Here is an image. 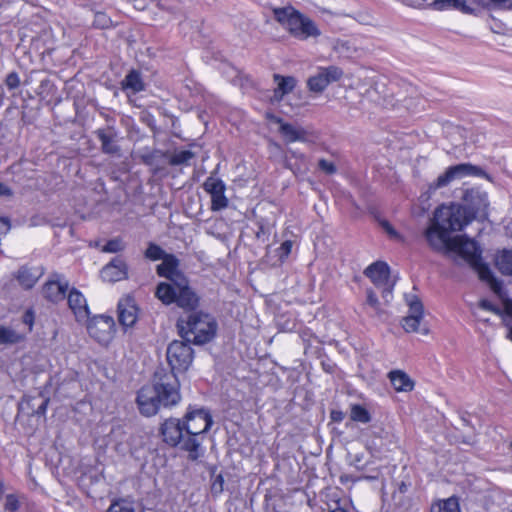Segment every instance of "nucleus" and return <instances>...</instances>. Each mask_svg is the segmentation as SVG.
Listing matches in <instances>:
<instances>
[{"label": "nucleus", "mask_w": 512, "mask_h": 512, "mask_svg": "<svg viewBox=\"0 0 512 512\" xmlns=\"http://www.w3.org/2000/svg\"><path fill=\"white\" fill-rule=\"evenodd\" d=\"M470 222L471 218L460 204L441 205L435 210L430 224L424 231V237L433 251L443 255L456 253L461 256L477 271L480 279L489 284L495 294L502 296L503 282L497 279L489 266L483 262L482 250L478 243L464 236L451 235L453 232L461 231Z\"/></svg>", "instance_id": "obj_1"}, {"label": "nucleus", "mask_w": 512, "mask_h": 512, "mask_svg": "<svg viewBox=\"0 0 512 512\" xmlns=\"http://www.w3.org/2000/svg\"><path fill=\"white\" fill-rule=\"evenodd\" d=\"M179 266L180 260L173 254L162 259L156 272L168 282H160L156 286L155 297L166 306L174 304L183 311H192L200 306L201 298Z\"/></svg>", "instance_id": "obj_2"}, {"label": "nucleus", "mask_w": 512, "mask_h": 512, "mask_svg": "<svg viewBox=\"0 0 512 512\" xmlns=\"http://www.w3.org/2000/svg\"><path fill=\"white\" fill-rule=\"evenodd\" d=\"M180 401V381L177 374L165 367L156 369L152 385L143 386L136 398L140 413L146 417L155 415L160 407L171 408Z\"/></svg>", "instance_id": "obj_3"}, {"label": "nucleus", "mask_w": 512, "mask_h": 512, "mask_svg": "<svg viewBox=\"0 0 512 512\" xmlns=\"http://www.w3.org/2000/svg\"><path fill=\"white\" fill-rule=\"evenodd\" d=\"M189 311L186 317L177 320L176 327L183 340L195 345H203L210 342L216 335L217 322L209 313L203 311Z\"/></svg>", "instance_id": "obj_4"}, {"label": "nucleus", "mask_w": 512, "mask_h": 512, "mask_svg": "<svg viewBox=\"0 0 512 512\" xmlns=\"http://www.w3.org/2000/svg\"><path fill=\"white\" fill-rule=\"evenodd\" d=\"M273 15L274 19L298 40L316 39L321 35L320 29L311 18L291 6L274 8Z\"/></svg>", "instance_id": "obj_5"}, {"label": "nucleus", "mask_w": 512, "mask_h": 512, "mask_svg": "<svg viewBox=\"0 0 512 512\" xmlns=\"http://www.w3.org/2000/svg\"><path fill=\"white\" fill-rule=\"evenodd\" d=\"M182 420L178 418L166 419L161 427L160 434L163 441L171 447H179L188 453L191 461H196L201 457L199 444L195 438H187Z\"/></svg>", "instance_id": "obj_6"}, {"label": "nucleus", "mask_w": 512, "mask_h": 512, "mask_svg": "<svg viewBox=\"0 0 512 512\" xmlns=\"http://www.w3.org/2000/svg\"><path fill=\"white\" fill-rule=\"evenodd\" d=\"M187 438H195L199 444V452L201 456L203 451L201 448L204 434L208 432L213 424V419L208 410L204 408L188 410L182 420Z\"/></svg>", "instance_id": "obj_7"}, {"label": "nucleus", "mask_w": 512, "mask_h": 512, "mask_svg": "<svg viewBox=\"0 0 512 512\" xmlns=\"http://www.w3.org/2000/svg\"><path fill=\"white\" fill-rule=\"evenodd\" d=\"M467 176H476L489 179V175L481 167L471 163H460L448 167L445 172L429 185L430 190H437L449 185L453 180L462 179Z\"/></svg>", "instance_id": "obj_8"}, {"label": "nucleus", "mask_w": 512, "mask_h": 512, "mask_svg": "<svg viewBox=\"0 0 512 512\" xmlns=\"http://www.w3.org/2000/svg\"><path fill=\"white\" fill-rule=\"evenodd\" d=\"M190 343L175 340L169 344L166 352L168 371L174 373H184L188 370L193 361V349Z\"/></svg>", "instance_id": "obj_9"}, {"label": "nucleus", "mask_w": 512, "mask_h": 512, "mask_svg": "<svg viewBox=\"0 0 512 512\" xmlns=\"http://www.w3.org/2000/svg\"><path fill=\"white\" fill-rule=\"evenodd\" d=\"M87 330L89 335L97 342L107 344L114 336L115 321L110 316H95L88 322Z\"/></svg>", "instance_id": "obj_10"}, {"label": "nucleus", "mask_w": 512, "mask_h": 512, "mask_svg": "<svg viewBox=\"0 0 512 512\" xmlns=\"http://www.w3.org/2000/svg\"><path fill=\"white\" fill-rule=\"evenodd\" d=\"M465 206L461 205L471 218V221L477 214H484L489 205L488 195L479 189H467L463 194Z\"/></svg>", "instance_id": "obj_11"}, {"label": "nucleus", "mask_w": 512, "mask_h": 512, "mask_svg": "<svg viewBox=\"0 0 512 512\" xmlns=\"http://www.w3.org/2000/svg\"><path fill=\"white\" fill-rule=\"evenodd\" d=\"M69 283L59 273H52L42 287V294L50 302L58 303L65 299Z\"/></svg>", "instance_id": "obj_12"}, {"label": "nucleus", "mask_w": 512, "mask_h": 512, "mask_svg": "<svg viewBox=\"0 0 512 512\" xmlns=\"http://www.w3.org/2000/svg\"><path fill=\"white\" fill-rule=\"evenodd\" d=\"M204 190L211 196V210L220 211L228 206V199L225 196V183L214 176H209L203 183Z\"/></svg>", "instance_id": "obj_13"}, {"label": "nucleus", "mask_w": 512, "mask_h": 512, "mask_svg": "<svg viewBox=\"0 0 512 512\" xmlns=\"http://www.w3.org/2000/svg\"><path fill=\"white\" fill-rule=\"evenodd\" d=\"M95 135L101 144V151L104 154L120 157L121 147L119 142V133L112 125L99 128L95 131Z\"/></svg>", "instance_id": "obj_14"}, {"label": "nucleus", "mask_w": 512, "mask_h": 512, "mask_svg": "<svg viewBox=\"0 0 512 512\" xmlns=\"http://www.w3.org/2000/svg\"><path fill=\"white\" fill-rule=\"evenodd\" d=\"M409 305V314L403 318L402 327L406 332H421L426 334L427 329L420 330V323L423 318V305L421 301L416 297L412 296L411 299H407Z\"/></svg>", "instance_id": "obj_15"}, {"label": "nucleus", "mask_w": 512, "mask_h": 512, "mask_svg": "<svg viewBox=\"0 0 512 512\" xmlns=\"http://www.w3.org/2000/svg\"><path fill=\"white\" fill-rule=\"evenodd\" d=\"M128 277V266L126 262L120 258L115 257L101 270V278L107 282H118Z\"/></svg>", "instance_id": "obj_16"}, {"label": "nucleus", "mask_w": 512, "mask_h": 512, "mask_svg": "<svg viewBox=\"0 0 512 512\" xmlns=\"http://www.w3.org/2000/svg\"><path fill=\"white\" fill-rule=\"evenodd\" d=\"M67 301L69 308L73 311L77 321L81 322L89 319L90 311L86 298L79 290L72 288L68 293Z\"/></svg>", "instance_id": "obj_17"}, {"label": "nucleus", "mask_w": 512, "mask_h": 512, "mask_svg": "<svg viewBox=\"0 0 512 512\" xmlns=\"http://www.w3.org/2000/svg\"><path fill=\"white\" fill-rule=\"evenodd\" d=\"M364 275L378 287L386 286L390 282V268L383 261H377L369 265L364 270Z\"/></svg>", "instance_id": "obj_18"}, {"label": "nucleus", "mask_w": 512, "mask_h": 512, "mask_svg": "<svg viewBox=\"0 0 512 512\" xmlns=\"http://www.w3.org/2000/svg\"><path fill=\"white\" fill-rule=\"evenodd\" d=\"M117 310L118 321L123 327H132L136 323L138 308L132 298L127 297L121 299L118 303Z\"/></svg>", "instance_id": "obj_19"}, {"label": "nucleus", "mask_w": 512, "mask_h": 512, "mask_svg": "<svg viewBox=\"0 0 512 512\" xmlns=\"http://www.w3.org/2000/svg\"><path fill=\"white\" fill-rule=\"evenodd\" d=\"M49 398L40 392L37 396H25L20 404L21 410H28L30 415L43 416L46 413Z\"/></svg>", "instance_id": "obj_20"}, {"label": "nucleus", "mask_w": 512, "mask_h": 512, "mask_svg": "<svg viewBox=\"0 0 512 512\" xmlns=\"http://www.w3.org/2000/svg\"><path fill=\"white\" fill-rule=\"evenodd\" d=\"M273 80L277 84L273 92V100L276 102L282 101L284 96L292 92L297 85V80L293 76L274 74Z\"/></svg>", "instance_id": "obj_21"}, {"label": "nucleus", "mask_w": 512, "mask_h": 512, "mask_svg": "<svg viewBox=\"0 0 512 512\" xmlns=\"http://www.w3.org/2000/svg\"><path fill=\"white\" fill-rule=\"evenodd\" d=\"M429 5L438 11L454 9L469 15L476 13V9L467 5L466 0H433Z\"/></svg>", "instance_id": "obj_22"}, {"label": "nucleus", "mask_w": 512, "mask_h": 512, "mask_svg": "<svg viewBox=\"0 0 512 512\" xmlns=\"http://www.w3.org/2000/svg\"><path fill=\"white\" fill-rule=\"evenodd\" d=\"M42 273V271H33L27 266H22L16 273V279L24 289H31L35 286Z\"/></svg>", "instance_id": "obj_23"}, {"label": "nucleus", "mask_w": 512, "mask_h": 512, "mask_svg": "<svg viewBox=\"0 0 512 512\" xmlns=\"http://www.w3.org/2000/svg\"><path fill=\"white\" fill-rule=\"evenodd\" d=\"M123 91H131L136 94L145 89V84L143 82L141 73L137 70H131L125 76L123 81L121 82Z\"/></svg>", "instance_id": "obj_24"}, {"label": "nucleus", "mask_w": 512, "mask_h": 512, "mask_svg": "<svg viewBox=\"0 0 512 512\" xmlns=\"http://www.w3.org/2000/svg\"><path fill=\"white\" fill-rule=\"evenodd\" d=\"M280 134L286 142L304 141L306 139V131L303 128L296 127L289 123H282L279 127Z\"/></svg>", "instance_id": "obj_25"}, {"label": "nucleus", "mask_w": 512, "mask_h": 512, "mask_svg": "<svg viewBox=\"0 0 512 512\" xmlns=\"http://www.w3.org/2000/svg\"><path fill=\"white\" fill-rule=\"evenodd\" d=\"M389 379L394 389L397 391L407 392L413 389L414 384L409 376L400 370L391 371L389 373Z\"/></svg>", "instance_id": "obj_26"}, {"label": "nucleus", "mask_w": 512, "mask_h": 512, "mask_svg": "<svg viewBox=\"0 0 512 512\" xmlns=\"http://www.w3.org/2000/svg\"><path fill=\"white\" fill-rule=\"evenodd\" d=\"M495 266L504 276L512 275V250H502L495 257Z\"/></svg>", "instance_id": "obj_27"}, {"label": "nucleus", "mask_w": 512, "mask_h": 512, "mask_svg": "<svg viewBox=\"0 0 512 512\" xmlns=\"http://www.w3.org/2000/svg\"><path fill=\"white\" fill-rule=\"evenodd\" d=\"M106 512H136L135 503L125 498L114 499Z\"/></svg>", "instance_id": "obj_28"}, {"label": "nucleus", "mask_w": 512, "mask_h": 512, "mask_svg": "<svg viewBox=\"0 0 512 512\" xmlns=\"http://www.w3.org/2000/svg\"><path fill=\"white\" fill-rule=\"evenodd\" d=\"M431 512H460L458 500L454 497L432 505Z\"/></svg>", "instance_id": "obj_29"}, {"label": "nucleus", "mask_w": 512, "mask_h": 512, "mask_svg": "<svg viewBox=\"0 0 512 512\" xmlns=\"http://www.w3.org/2000/svg\"><path fill=\"white\" fill-rule=\"evenodd\" d=\"M350 418L355 422H360L363 424L369 423L371 421V415L369 411L360 404L352 405Z\"/></svg>", "instance_id": "obj_30"}, {"label": "nucleus", "mask_w": 512, "mask_h": 512, "mask_svg": "<svg viewBox=\"0 0 512 512\" xmlns=\"http://www.w3.org/2000/svg\"><path fill=\"white\" fill-rule=\"evenodd\" d=\"M195 157V153L190 150L176 151L169 159L171 166L188 165L190 160Z\"/></svg>", "instance_id": "obj_31"}, {"label": "nucleus", "mask_w": 512, "mask_h": 512, "mask_svg": "<svg viewBox=\"0 0 512 512\" xmlns=\"http://www.w3.org/2000/svg\"><path fill=\"white\" fill-rule=\"evenodd\" d=\"M309 89L313 92H322L329 84L328 79L324 78L321 70L307 81Z\"/></svg>", "instance_id": "obj_32"}, {"label": "nucleus", "mask_w": 512, "mask_h": 512, "mask_svg": "<svg viewBox=\"0 0 512 512\" xmlns=\"http://www.w3.org/2000/svg\"><path fill=\"white\" fill-rule=\"evenodd\" d=\"M21 340V336L11 328L0 327V344H15Z\"/></svg>", "instance_id": "obj_33"}, {"label": "nucleus", "mask_w": 512, "mask_h": 512, "mask_svg": "<svg viewBox=\"0 0 512 512\" xmlns=\"http://www.w3.org/2000/svg\"><path fill=\"white\" fill-rule=\"evenodd\" d=\"M167 254L160 246L154 243H150L145 251V257L153 261L162 260Z\"/></svg>", "instance_id": "obj_34"}, {"label": "nucleus", "mask_w": 512, "mask_h": 512, "mask_svg": "<svg viewBox=\"0 0 512 512\" xmlns=\"http://www.w3.org/2000/svg\"><path fill=\"white\" fill-rule=\"evenodd\" d=\"M503 323L508 328L507 338L512 341V300H507L504 303Z\"/></svg>", "instance_id": "obj_35"}, {"label": "nucleus", "mask_w": 512, "mask_h": 512, "mask_svg": "<svg viewBox=\"0 0 512 512\" xmlns=\"http://www.w3.org/2000/svg\"><path fill=\"white\" fill-rule=\"evenodd\" d=\"M111 18L104 12H96L94 16L93 26L98 29H108L112 27Z\"/></svg>", "instance_id": "obj_36"}, {"label": "nucleus", "mask_w": 512, "mask_h": 512, "mask_svg": "<svg viewBox=\"0 0 512 512\" xmlns=\"http://www.w3.org/2000/svg\"><path fill=\"white\" fill-rule=\"evenodd\" d=\"M320 70L324 78L328 79V84H330L331 82L338 81L343 75L342 69H340L337 66H329L326 68H322Z\"/></svg>", "instance_id": "obj_37"}, {"label": "nucleus", "mask_w": 512, "mask_h": 512, "mask_svg": "<svg viewBox=\"0 0 512 512\" xmlns=\"http://www.w3.org/2000/svg\"><path fill=\"white\" fill-rule=\"evenodd\" d=\"M125 248V244L122 239L117 237L109 240L102 248L103 252L106 253H117L123 251Z\"/></svg>", "instance_id": "obj_38"}, {"label": "nucleus", "mask_w": 512, "mask_h": 512, "mask_svg": "<svg viewBox=\"0 0 512 512\" xmlns=\"http://www.w3.org/2000/svg\"><path fill=\"white\" fill-rule=\"evenodd\" d=\"M224 490V478L222 474H218L215 476L212 485H211V492L213 495H219Z\"/></svg>", "instance_id": "obj_39"}, {"label": "nucleus", "mask_w": 512, "mask_h": 512, "mask_svg": "<svg viewBox=\"0 0 512 512\" xmlns=\"http://www.w3.org/2000/svg\"><path fill=\"white\" fill-rule=\"evenodd\" d=\"M318 168L328 175H332L337 171L335 164L326 159H320L318 161Z\"/></svg>", "instance_id": "obj_40"}, {"label": "nucleus", "mask_w": 512, "mask_h": 512, "mask_svg": "<svg viewBox=\"0 0 512 512\" xmlns=\"http://www.w3.org/2000/svg\"><path fill=\"white\" fill-rule=\"evenodd\" d=\"M366 303L376 312H380V303L377 298V295L373 292V290L368 289L367 290V299Z\"/></svg>", "instance_id": "obj_41"}, {"label": "nucleus", "mask_w": 512, "mask_h": 512, "mask_svg": "<svg viewBox=\"0 0 512 512\" xmlns=\"http://www.w3.org/2000/svg\"><path fill=\"white\" fill-rule=\"evenodd\" d=\"M5 84L9 90L16 89L20 85V79L16 72H11L5 79Z\"/></svg>", "instance_id": "obj_42"}, {"label": "nucleus", "mask_w": 512, "mask_h": 512, "mask_svg": "<svg viewBox=\"0 0 512 512\" xmlns=\"http://www.w3.org/2000/svg\"><path fill=\"white\" fill-rule=\"evenodd\" d=\"M19 508V501L13 494L6 496L5 509L10 512H15Z\"/></svg>", "instance_id": "obj_43"}, {"label": "nucleus", "mask_w": 512, "mask_h": 512, "mask_svg": "<svg viewBox=\"0 0 512 512\" xmlns=\"http://www.w3.org/2000/svg\"><path fill=\"white\" fill-rule=\"evenodd\" d=\"M480 308L493 312L497 315H502V311L499 307L495 306L493 303H491L488 300H481L479 304Z\"/></svg>", "instance_id": "obj_44"}, {"label": "nucleus", "mask_w": 512, "mask_h": 512, "mask_svg": "<svg viewBox=\"0 0 512 512\" xmlns=\"http://www.w3.org/2000/svg\"><path fill=\"white\" fill-rule=\"evenodd\" d=\"M497 9L512 10V0H489Z\"/></svg>", "instance_id": "obj_45"}, {"label": "nucleus", "mask_w": 512, "mask_h": 512, "mask_svg": "<svg viewBox=\"0 0 512 512\" xmlns=\"http://www.w3.org/2000/svg\"><path fill=\"white\" fill-rule=\"evenodd\" d=\"M394 282L389 283L386 286H383L384 289L382 291V297L386 302H389V300L392 298V290H393Z\"/></svg>", "instance_id": "obj_46"}, {"label": "nucleus", "mask_w": 512, "mask_h": 512, "mask_svg": "<svg viewBox=\"0 0 512 512\" xmlns=\"http://www.w3.org/2000/svg\"><path fill=\"white\" fill-rule=\"evenodd\" d=\"M10 230V222L7 218H0V236L6 235Z\"/></svg>", "instance_id": "obj_47"}, {"label": "nucleus", "mask_w": 512, "mask_h": 512, "mask_svg": "<svg viewBox=\"0 0 512 512\" xmlns=\"http://www.w3.org/2000/svg\"><path fill=\"white\" fill-rule=\"evenodd\" d=\"M331 419L334 422H341L344 419V413L340 410L331 411Z\"/></svg>", "instance_id": "obj_48"}, {"label": "nucleus", "mask_w": 512, "mask_h": 512, "mask_svg": "<svg viewBox=\"0 0 512 512\" xmlns=\"http://www.w3.org/2000/svg\"><path fill=\"white\" fill-rule=\"evenodd\" d=\"M12 195H13L12 190L7 185L0 182V197H2V196L10 197Z\"/></svg>", "instance_id": "obj_49"}, {"label": "nucleus", "mask_w": 512, "mask_h": 512, "mask_svg": "<svg viewBox=\"0 0 512 512\" xmlns=\"http://www.w3.org/2000/svg\"><path fill=\"white\" fill-rule=\"evenodd\" d=\"M406 5L420 7L426 4L427 0H403Z\"/></svg>", "instance_id": "obj_50"}, {"label": "nucleus", "mask_w": 512, "mask_h": 512, "mask_svg": "<svg viewBox=\"0 0 512 512\" xmlns=\"http://www.w3.org/2000/svg\"><path fill=\"white\" fill-rule=\"evenodd\" d=\"M23 322L25 324H28L29 325V328L31 329L32 327V324H33V314L32 312L30 311H27L24 316H23Z\"/></svg>", "instance_id": "obj_51"}, {"label": "nucleus", "mask_w": 512, "mask_h": 512, "mask_svg": "<svg viewBox=\"0 0 512 512\" xmlns=\"http://www.w3.org/2000/svg\"><path fill=\"white\" fill-rule=\"evenodd\" d=\"M134 1V7L139 10H143L146 7L147 0H133Z\"/></svg>", "instance_id": "obj_52"}, {"label": "nucleus", "mask_w": 512, "mask_h": 512, "mask_svg": "<svg viewBox=\"0 0 512 512\" xmlns=\"http://www.w3.org/2000/svg\"><path fill=\"white\" fill-rule=\"evenodd\" d=\"M267 118H268L271 122H275V123L279 124L280 126L282 125V123H285V122L283 121V119H282V118H280V117H278V116H276V115H273V114H268V115H267Z\"/></svg>", "instance_id": "obj_53"}, {"label": "nucleus", "mask_w": 512, "mask_h": 512, "mask_svg": "<svg viewBox=\"0 0 512 512\" xmlns=\"http://www.w3.org/2000/svg\"><path fill=\"white\" fill-rule=\"evenodd\" d=\"M408 491V485L402 481L399 485H398V489H397V492H399L400 494H404Z\"/></svg>", "instance_id": "obj_54"}, {"label": "nucleus", "mask_w": 512, "mask_h": 512, "mask_svg": "<svg viewBox=\"0 0 512 512\" xmlns=\"http://www.w3.org/2000/svg\"><path fill=\"white\" fill-rule=\"evenodd\" d=\"M335 48L340 51H342L344 49H348V42L337 41Z\"/></svg>", "instance_id": "obj_55"}, {"label": "nucleus", "mask_w": 512, "mask_h": 512, "mask_svg": "<svg viewBox=\"0 0 512 512\" xmlns=\"http://www.w3.org/2000/svg\"><path fill=\"white\" fill-rule=\"evenodd\" d=\"M291 246H292V244H291V242H290V241H285L284 243H282V245H281V249H283V250H284V252H285L286 254H288V253H290Z\"/></svg>", "instance_id": "obj_56"}, {"label": "nucleus", "mask_w": 512, "mask_h": 512, "mask_svg": "<svg viewBox=\"0 0 512 512\" xmlns=\"http://www.w3.org/2000/svg\"><path fill=\"white\" fill-rule=\"evenodd\" d=\"M383 226L390 235H396V231L392 228V226L388 222H384Z\"/></svg>", "instance_id": "obj_57"}, {"label": "nucleus", "mask_w": 512, "mask_h": 512, "mask_svg": "<svg viewBox=\"0 0 512 512\" xmlns=\"http://www.w3.org/2000/svg\"><path fill=\"white\" fill-rule=\"evenodd\" d=\"M330 512H348L347 510H345L344 508H335L334 510L330 511Z\"/></svg>", "instance_id": "obj_58"}, {"label": "nucleus", "mask_w": 512, "mask_h": 512, "mask_svg": "<svg viewBox=\"0 0 512 512\" xmlns=\"http://www.w3.org/2000/svg\"><path fill=\"white\" fill-rule=\"evenodd\" d=\"M4 492V484L3 482L0 480V495L3 494Z\"/></svg>", "instance_id": "obj_59"}, {"label": "nucleus", "mask_w": 512, "mask_h": 512, "mask_svg": "<svg viewBox=\"0 0 512 512\" xmlns=\"http://www.w3.org/2000/svg\"><path fill=\"white\" fill-rule=\"evenodd\" d=\"M511 448H512V441H511V444H510Z\"/></svg>", "instance_id": "obj_60"}]
</instances>
